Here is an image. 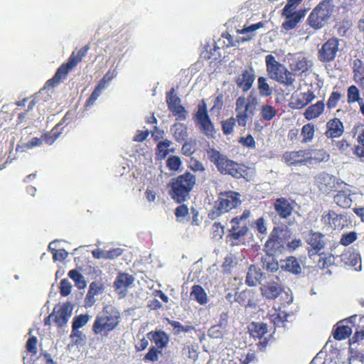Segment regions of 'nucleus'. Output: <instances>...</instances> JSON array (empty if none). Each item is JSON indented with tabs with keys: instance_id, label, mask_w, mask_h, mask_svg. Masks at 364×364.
<instances>
[{
	"instance_id": "obj_1",
	"label": "nucleus",
	"mask_w": 364,
	"mask_h": 364,
	"mask_svg": "<svg viewBox=\"0 0 364 364\" xmlns=\"http://www.w3.org/2000/svg\"><path fill=\"white\" fill-rule=\"evenodd\" d=\"M120 322V313L114 306L107 305L96 317L92 325L95 334L107 336L113 331Z\"/></svg>"
},
{
	"instance_id": "obj_2",
	"label": "nucleus",
	"mask_w": 364,
	"mask_h": 364,
	"mask_svg": "<svg viewBox=\"0 0 364 364\" xmlns=\"http://www.w3.org/2000/svg\"><path fill=\"white\" fill-rule=\"evenodd\" d=\"M208 159L215 165L218 171L222 174H229L240 178L243 176V170L238 164L228 158L214 148L206 150Z\"/></svg>"
},
{
	"instance_id": "obj_3",
	"label": "nucleus",
	"mask_w": 364,
	"mask_h": 364,
	"mask_svg": "<svg viewBox=\"0 0 364 364\" xmlns=\"http://www.w3.org/2000/svg\"><path fill=\"white\" fill-rule=\"evenodd\" d=\"M267 73L270 79L287 87H294L295 76L284 65L279 63L274 56L267 55L265 57Z\"/></svg>"
},
{
	"instance_id": "obj_4",
	"label": "nucleus",
	"mask_w": 364,
	"mask_h": 364,
	"mask_svg": "<svg viewBox=\"0 0 364 364\" xmlns=\"http://www.w3.org/2000/svg\"><path fill=\"white\" fill-rule=\"evenodd\" d=\"M196 183V176L190 172L178 176L171 183V198L178 203L184 202L189 197Z\"/></svg>"
},
{
	"instance_id": "obj_5",
	"label": "nucleus",
	"mask_w": 364,
	"mask_h": 364,
	"mask_svg": "<svg viewBox=\"0 0 364 364\" xmlns=\"http://www.w3.org/2000/svg\"><path fill=\"white\" fill-rule=\"evenodd\" d=\"M333 7L332 0H323L308 18L310 26L316 30L323 27L333 12Z\"/></svg>"
},
{
	"instance_id": "obj_6",
	"label": "nucleus",
	"mask_w": 364,
	"mask_h": 364,
	"mask_svg": "<svg viewBox=\"0 0 364 364\" xmlns=\"http://www.w3.org/2000/svg\"><path fill=\"white\" fill-rule=\"evenodd\" d=\"M241 203L240 194L235 191L221 193L216 202V208L218 215L228 212L232 208L237 207Z\"/></svg>"
},
{
	"instance_id": "obj_7",
	"label": "nucleus",
	"mask_w": 364,
	"mask_h": 364,
	"mask_svg": "<svg viewBox=\"0 0 364 364\" xmlns=\"http://www.w3.org/2000/svg\"><path fill=\"white\" fill-rule=\"evenodd\" d=\"M250 217V211L245 210L240 217H235L230 220V231L232 239L239 240L247 234Z\"/></svg>"
},
{
	"instance_id": "obj_8",
	"label": "nucleus",
	"mask_w": 364,
	"mask_h": 364,
	"mask_svg": "<svg viewBox=\"0 0 364 364\" xmlns=\"http://www.w3.org/2000/svg\"><path fill=\"white\" fill-rule=\"evenodd\" d=\"M196 118L200 130L208 136H213L215 133L213 124L208 114L206 104L203 101L198 107Z\"/></svg>"
},
{
	"instance_id": "obj_9",
	"label": "nucleus",
	"mask_w": 364,
	"mask_h": 364,
	"mask_svg": "<svg viewBox=\"0 0 364 364\" xmlns=\"http://www.w3.org/2000/svg\"><path fill=\"white\" fill-rule=\"evenodd\" d=\"M166 102L168 109L178 119L184 120L186 119L187 112L184 107L181 105V99L176 95L173 88L167 94Z\"/></svg>"
},
{
	"instance_id": "obj_10",
	"label": "nucleus",
	"mask_w": 364,
	"mask_h": 364,
	"mask_svg": "<svg viewBox=\"0 0 364 364\" xmlns=\"http://www.w3.org/2000/svg\"><path fill=\"white\" fill-rule=\"evenodd\" d=\"M305 240L309 246V254L310 256L319 254L320 251L324 248L326 245L324 235L318 232H309L306 235Z\"/></svg>"
},
{
	"instance_id": "obj_11",
	"label": "nucleus",
	"mask_w": 364,
	"mask_h": 364,
	"mask_svg": "<svg viewBox=\"0 0 364 364\" xmlns=\"http://www.w3.org/2000/svg\"><path fill=\"white\" fill-rule=\"evenodd\" d=\"M322 223L333 230H342L348 221L345 215H338L334 211L329 210L323 214L321 218Z\"/></svg>"
},
{
	"instance_id": "obj_12",
	"label": "nucleus",
	"mask_w": 364,
	"mask_h": 364,
	"mask_svg": "<svg viewBox=\"0 0 364 364\" xmlns=\"http://www.w3.org/2000/svg\"><path fill=\"white\" fill-rule=\"evenodd\" d=\"M316 181L321 190L331 191L333 188H342L346 186L343 181L326 173H321L316 177Z\"/></svg>"
},
{
	"instance_id": "obj_13",
	"label": "nucleus",
	"mask_w": 364,
	"mask_h": 364,
	"mask_svg": "<svg viewBox=\"0 0 364 364\" xmlns=\"http://www.w3.org/2000/svg\"><path fill=\"white\" fill-rule=\"evenodd\" d=\"M339 41L336 38H331L327 41L319 50V59L323 62L333 60L338 51Z\"/></svg>"
},
{
	"instance_id": "obj_14",
	"label": "nucleus",
	"mask_w": 364,
	"mask_h": 364,
	"mask_svg": "<svg viewBox=\"0 0 364 364\" xmlns=\"http://www.w3.org/2000/svg\"><path fill=\"white\" fill-rule=\"evenodd\" d=\"M264 26L263 23L259 22L255 24H252L249 26H245L242 29H237V33L238 34L244 35L250 33L248 36V38H243V37H238L236 38L235 41H233L232 37L228 34L227 38L229 40V42L232 46H236L237 43L240 44V43H245L246 41H249L252 40L255 36V32L257 30H258L260 28H262Z\"/></svg>"
},
{
	"instance_id": "obj_15",
	"label": "nucleus",
	"mask_w": 364,
	"mask_h": 364,
	"mask_svg": "<svg viewBox=\"0 0 364 364\" xmlns=\"http://www.w3.org/2000/svg\"><path fill=\"white\" fill-rule=\"evenodd\" d=\"M316 95L313 91L308 90L304 92H295L291 97V107L294 109H302L314 100Z\"/></svg>"
},
{
	"instance_id": "obj_16",
	"label": "nucleus",
	"mask_w": 364,
	"mask_h": 364,
	"mask_svg": "<svg viewBox=\"0 0 364 364\" xmlns=\"http://www.w3.org/2000/svg\"><path fill=\"white\" fill-rule=\"evenodd\" d=\"M294 208V202L285 198H277L274 203V209L281 218H289Z\"/></svg>"
},
{
	"instance_id": "obj_17",
	"label": "nucleus",
	"mask_w": 364,
	"mask_h": 364,
	"mask_svg": "<svg viewBox=\"0 0 364 364\" xmlns=\"http://www.w3.org/2000/svg\"><path fill=\"white\" fill-rule=\"evenodd\" d=\"M296 311V309H287V306L284 305L279 311L274 310L273 313L270 314L269 319L276 326H280L284 322L291 319Z\"/></svg>"
},
{
	"instance_id": "obj_18",
	"label": "nucleus",
	"mask_w": 364,
	"mask_h": 364,
	"mask_svg": "<svg viewBox=\"0 0 364 364\" xmlns=\"http://www.w3.org/2000/svg\"><path fill=\"white\" fill-rule=\"evenodd\" d=\"M73 306L70 303L63 304L60 309L53 311L54 321L59 327H63L72 316Z\"/></svg>"
},
{
	"instance_id": "obj_19",
	"label": "nucleus",
	"mask_w": 364,
	"mask_h": 364,
	"mask_svg": "<svg viewBox=\"0 0 364 364\" xmlns=\"http://www.w3.org/2000/svg\"><path fill=\"white\" fill-rule=\"evenodd\" d=\"M134 278L128 274H119L114 282V287L117 294L120 297H124L129 288L134 283Z\"/></svg>"
},
{
	"instance_id": "obj_20",
	"label": "nucleus",
	"mask_w": 364,
	"mask_h": 364,
	"mask_svg": "<svg viewBox=\"0 0 364 364\" xmlns=\"http://www.w3.org/2000/svg\"><path fill=\"white\" fill-rule=\"evenodd\" d=\"M105 291V287L100 282H93L90 284L88 291L85 298V306H92L97 301L96 296L102 294Z\"/></svg>"
},
{
	"instance_id": "obj_21",
	"label": "nucleus",
	"mask_w": 364,
	"mask_h": 364,
	"mask_svg": "<svg viewBox=\"0 0 364 364\" xmlns=\"http://www.w3.org/2000/svg\"><path fill=\"white\" fill-rule=\"evenodd\" d=\"M305 151V165L315 164L326 161L329 159V154L321 149H309Z\"/></svg>"
},
{
	"instance_id": "obj_22",
	"label": "nucleus",
	"mask_w": 364,
	"mask_h": 364,
	"mask_svg": "<svg viewBox=\"0 0 364 364\" xmlns=\"http://www.w3.org/2000/svg\"><path fill=\"white\" fill-rule=\"evenodd\" d=\"M344 132L343 122L338 118L330 119L326 124L325 135L327 138L340 137Z\"/></svg>"
},
{
	"instance_id": "obj_23",
	"label": "nucleus",
	"mask_w": 364,
	"mask_h": 364,
	"mask_svg": "<svg viewBox=\"0 0 364 364\" xmlns=\"http://www.w3.org/2000/svg\"><path fill=\"white\" fill-rule=\"evenodd\" d=\"M282 160L289 166L305 165V151L286 152Z\"/></svg>"
},
{
	"instance_id": "obj_24",
	"label": "nucleus",
	"mask_w": 364,
	"mask_h": 364,
	"mask_svg": "<svg viewBox=\"0 0 364 364\" xmlns=\"http://www.w3.org/2000/svg\"><path fill=\"white\" fill-rule=\"evenodd\" d=\"M254 80V72L252 70H245L241 75H238L236 83L238 87L247 92L251 88Z\"/></svg>"
},
{
	"instance_id": "obj_25",
	"label": "nucleus",
	"mask_w": 364,
	"mask_h": 364,
	"mask_svg": "<svg viewBox=\"0 0 364 364\" xmlns=\"http://www.w3.org/2000/svg\"><path fill=\"white\" fill-rule=\"evenodd\" d=\"M264 247L268 256L281 254L284 250L282 240L274 236L269 238Z\"/></svg>"
},
{
	"instance_id": "obj_26",
	"label": "nucleus",
	"mask_w": 364,
	"mask_h": 364,
	"mask_svg": "<svg viewBox=\"0 0 364 364\" xmlns=\"http://www.w3.org/2000/svg\"><path fill=\"white\" fill-rule=\"evenodd\" d=\"M280 269L294 274H298L301 272V267L294 257H289L285 259H281Z\"/></svg>"
},
{
	"instance_id": "obj_27",
	"label": "nucleus",
	"mask_w": 364,
	"mask_h": 364,
	"mask_svg": "<svg viewBox=\"0 0 364 364\" xmlns=\"http://www.w3.org/2000/svg\"><path fill=\"white\" fill-rule=\"evenodd\" d=\"M312 66L311 61L309 60L303 55H296L293 61L290 63V67L294 72L304 73Z\"/></svg>"
},
{
	"instance_id": "obj_28",
	"label": "nucleus",
	"mask_w": 364,
	"mask_h": 364,
	"mask_svg": "<svg viewBox=\"0 0 364 364\" xmlns=\"http://www.w3.org/2000/svg\"><path fill=\"white\" fill-rule=\"evenodd\" d=\"M148 339L152 341L158 348H165L169 341L168 335L163 331L149 332L147 334Z\"/></svg>"
},
{
	"instance_id": "obj_29",
	"label": "nucleus",
	"mask_w": 364,
	"mask_h": 364,
	"mask_svg": "<svg viewBox=\"0 0 364 364\" xmlns=\"http://www.w3.org/2000/svg\"><path fill=\"white\" fill-rule=\"evenodd\" d=\"M261 292L266 299H274L281 294L282 288L275 282L267 283L261 287Z\"/></svg>"
},
{
	"instance_id": "obj_30",
	"label": "nucleus",
	"mask_w": 364,
	"mask_h": 364,
	"mask_svg": "<svg viewBox=\"0 0 364 364\" xmlns=\"http://www.w3.org/2000/svg\"><path fill=\"white\" fill-rule=\"evenodd\" d=\"M334 202L343 208H350L353 203L352 195L350 191H339L333 198Z\"/></svg>"
},
{
	"instance_id": "obj_31",
	"label": "nucleus",
	"mask_w": 364,
	"mask_h": 364,
	"mask_svg": "<svg viewBox=\"0 0 364 364\" xmlns=\"http://www.w3.org/2000/svg\"><path fill=\"white\" fill-rule=\"evenodd\" d=\"M325 105L323 101H318L316 104L309 106L304 112V117L311 120L318 117L323 114Z\"/></svg>"
},
{
	"instance_id": "obj_32",
	"label": "nucleus",
	"mask_w": 364,
	"mask_h": 364,
	"mask_svg": "<svg viewBox=\"0 0 364 364\" xmlns=\"http://www.w3.org/2000/svg\"><path fill=\"white\" fill-rule=\"evenodd\" d=\"M70 70L63 65L57 70L54 76L47 81L46 87H54L60 84L63 80H65Z\"/></svg>"
},
{
	"instance_id": "obj_33",
	"label": "nucleus",
	"mask_w": 364,
	"mask_h": 364,
	"mask_svg": "<svg viewBox=\"0 0 364 364\" xmlns=\"http://www.w3.org/2000/svg\"><path fill=\"white\" fill-rule=\"evenodd\" d=\"M262 279V273L260 269H257L255 266L251 265L246 277V282L250 286L253 287L257 284Z\"/></svg>"
},
{
	"instance_id": "obj_34",
	"label": "nucleus",
	"mask_w": 364,
	"mask_h": 364,
	"mask_svg": "<svg viewBox=\"0 0 364 364\" xmlns=\"http://www.w3.org/2000/svg\"><path fill=\"white\" fill-rule=\"evenodd\" d=\"M249 331L252 337L262 338L267 333L266 324L259 322H252L249 325Z\"/></svg>"
},
{
	"instance_id": "obj_35",
	"label": "nucleus",
	"mask_w": 364,
	"mask_h": 364,
	"mask_svg": "<svg viewBox=\"0 0 364 364\" xmlns=\"http://www.w3.org/2000/svg\"><path fill=\"white\" fill-rule=\"evenodd\" d=\"M191 298L196 301L200 305L207 304L208 296L202 287L200 285H194L191 291Z\"/></svg>"
},
{
	"instance_id": "obj_36",
	"label": "nucleus",
	"mask_w": 364,
	"mask_h": 364,
	"mask_svg": "<svg viewBox=\"0 0 364 364\" xmlns=\"http://www.w3.org/2000/svg\"><path fill=\"white\" fill-rule=\"evenodd\" d=\"M171 132L178 141H183L188 136L187 127L182 123L174 124L171 128Z\"/></svg>"
},
{
	"instance_id": "obj_37",
	"label": "nucleus",
	"mask_w": 364,
	"mask_h": 364,
	"mask_svg": "<svg viewBox=\"0 0 364 364\" xmlns=\"http://www.w3.org/2000/svg\"><path fill=\"white\" fill-rule=\"evenodd\" d=\"M262 263L264 269L274 272L280 269L281 260L277 262L272 256L267 255L265 257L262 258Z\"/></svg>"
},
{
	"instance_id": "obj_38",
	"label": "nucleus",
	"mask_w": 364,
	"mask_h": 364,
	"mask_svg": "<svg viewBox=\"0 0 364 364\" xmlns=\"http://www.w3.org/2000/svg\"><path fill=\"white\" fill-rule=\"evenodd\" d=\"M68 276L70 279H72L75 282V286L79 289H84L86 285V281L85 277L77 270L72 269L68 272Z\"/></svg>"
},
{
	"instance_id": "obj_39",
	"label": "nucleus",
	"mask_w": 364,
	"mask_h": 364,
	"mask_svg": "<svg viewBox=\"0 0 364 364\" xmlns=\"http://www.w3.org/2000/svg\"><path fill=\"white\" fill-rule=\"evenodd\" d=\"M352 333L351 328L346 325H338L333 333L335 339L341 341L348 338Z\"/></svg>"
},
{
	"instance_id": "obj_40",
	"label": "nucleus",
	"mask_w": 364,
	"mask_h": 364,
	"mask_svg": "<svg viewBox=\"0 0 364 364\" xmlns=\"http://www.w3.org/2000/svg\"><path fill=\"white\" fill-rule=\"evenodd\" d=\"M117 74L118 73L116 70H109L100 80L97 86L102 90H105Z\"/></svg>"
},
{
	"instance_id": "obj_41",
	"label": "nucleus",
	"mask_w": 364,
	"mask_h": 364,
	"mask_svg": "<svg viewBox=\"0 0 364 364\" xmlns=\"http://www.w3.org/2000/svg\"><path fill=\"white\" fill-rule=\"evenodd\" d=\"M315 133L314 126L311 124H307L303 126L301 135L303 137L302 141L305 143L311 142Z\"/></svg>"
},
{
	"instance_id": "obj_42",
	"label": "nucleus",
	"mask_w": 364,
	"mask_h": 364,
	"mask_svg": "<svg viewBox=\"0 0 364 364\" xmlns=\"http://www.w3.org/2000/svg\"><path fill=\"white\" fill-rule=\"evenodd\" d=\"M258 90L261 96L268 97L272 95V89L267 83V80L264 77H259L258 78Z\"/></svg>"
},
{
	"instance_id": "obj_43",
	"label": "nucleus",
	"mask_w": 364,
	"mask_h": 364,
	"mask_svg": "<svg viewBox=\"0 0 364 364\" xmlns=\"http://www.w3.org/2000/svg\"><path fill=\"white\" fill-rule=\"evenodd\" d=\"M277 114L276 109L268 105H262L260 110V115L262 118L266 121H269L273 119Z\"/></svg>"
},
{
	"instance_id": "obj_44",
	"label": "nucleus",
	"mask_w": 364,
	"mask_h": 364,
	"mask_svg": "<svg viewBox=\"0 0 364 364\" xmlns=\"http://www.w3.org/2000/svg\"><path fill=\"white\" fill-rule=\"evenodd\" d=\"M291 12H284V14L287 16V19L282 23V28L286 31L291 30L297 26L299 23L292 15Z\"/></svg>"
},
{
	"instance_id": "obj_45",
	"label": "nucleus",
	"mask_w": 364,
	"mask_h": 364,
	"mask_svg": "<svg viewBox=\"0 0 364 364\" xmlns=\"http://www.w3.org/2000/svg\"><path fill=\"white\" fill-rule=\"evenodd\" d=\"M171 141L169 140H164L161 141L157 145L156 154L161 159H164L168 154V148L171 146Z\"/></svg>"
},
{
	"instance_id": "obj_46",
	"label": "nucleus",
	"mask_w": 364,
	"mask_h": 364,
	"mask_svg": "<svg viewBox=\"0 0 364 364\" xmlns=\"http://www.w3.org/2000/svg\"><path fill=\"white\" fill-rule=\"evenodd\" d=\"M183 355L191 360H196L198 357V346L196 345H188L183 348Z\"/></svg>"
},
{
	"instance_id": "obj_47",
	"label": "nucleus",
	"mask_w": 364,
	"mask_h": 364,
	"mask_svg": "<svg viewBox=\"0 0 364 364\" xmlns=\"http://www.w3.org/2000/svg\"><path fill=\"white\" fill-rule=\"evenodd\" d=\"M182 165L181 159L177 156H171L166 161V166L171 171H178Z\"/></svg>"
},
{
	"instance_id": "obj_48",
	"label": "nucleus",
	"mask_w": 364,
	"mask_h": 364,
	"mask_svg": "<svg viewBox=\"0 0 364 364\" xmlns=\"http://www.w3.org/2000/svg\"><path fill=\"white\" fill-rule=\"evenodd\" d=\"M169 324L173 327L175 334H179L182 332H188L193 329L191 326H183L176 321H168Z\"/></svg>"
},
{
	"instance_id": "obj_49",
	"label": "nucleus",
	"mask_w": 364,
	"mask_h": 364,
	"mask_svg": "<svg viewBox=\"0 0 364 364\" xmlns=\"http://www.w3.org/2000/svg\"><path fill=\"white\" fill-rule=\"evenodd\" d=\"M90 316L88 314H81L73 319V328H80L85 326L90 320Z\"/></svg>"
},
{
	"instance_id": "obj_50",
	"label": "nucleus",
	"mask_w": 364,
	"mask_h": 364,
	"mask_svg": "<svg viewBox=\"0 0 364 364\" xmlns=\"http://www.w3.org/2000/svg\"><path fill=\"white\" fill-rule=\"evenodd\" d=\"M362 100L360 97L358 89L355 85H351L348 89V102H358Z\"/></svg>"
},
{
	"instance_id": "obj_51",
	"label": "nucleus",
	"mask_w": 364,
	"mask_h": 364,
	"mask_svg": "<svg viewBox=\"0 0 364 364\" xmlns=\"http://www.w3.org/2000/svg\"><path fill=\"white\" fill-rule=\"evenodd\" d=\"M223 95H218L215 100H214V104L212 108L210 109V112L212 114L218 115L220 112V110L223 106Z\"/></svg>"
},
{
	"instance_id": "obj_52",
	"label": "nucleus",
	"mask_w": 364,
	"mask_h": 364,
	"mask_svg": "<svg viewBox=\"0 0 364 364\" xmlns=\"http://www.w3.org/2000/svg\"><path fill=\"white\" fill-rule=\"evenodd\" d=\"M41 140L37 137H34L31 139L27 143L23 144L21 146L18 145L16 147V150L18 151L20 149H22V151H24L25 149H33L36 146H40L41 144Z\"/></svg>"
},
{
	"instance_id": "obj_53",
	"label": "nucleus",
	"mask_w": 364,
	"mask_h": 364,
	"mask_svg": "<svg viewBox=\"0 0 364 364\" xmlns=\"http://www.w3.org/2000/svg\"><path fill=\"white\" fill-rule=\"evenodd\" d=\"M248 110H242V111H236V121L238 123L239 126L245 127L247 123L248 119Z\"/></svg>"
},
{
	"instance_id": "obj_54",
	"label": "nucleus",
	"mask_w": 364,
	"mask_h": 364,
	"mask_svg": "<svg viewBox=\"0 0 364 364\" xmlns=\"http://www.w3.org/2000/svg\"><path fill=\"white\" fill-rule=\"evenodd\" d=\"M235 118L231 117L223 123V130L225 134H229L233 132L234 126L235 125Z\"/></svg>"
},
{
	"instance_id": "obj_55",
	"label": "nucleus",
	"mask_w": 364,
	"mask_h": 364,
	"mask_svg": "<svg viewBox=\"0 0 364 364\" xmlns=\"http://www.w3.org/2000/svg\"><path fill=\"white\" fill-rule=\"evenodd\" d=\"M357 239V233L355 232H350L342 236L341 239V244L347 246L353 242Z\"/></svg>"
},
{
	"instance_id": "obj_56",
	"label": "nucleus",
	"mask_w": 364,
	"mask_h": 364,
	"mask_svg": "<svg viewBox=\"0 0 364 364\" xmlns=\"http://www.w3.org/2000/svg\"><path fill=\"white\" fill-rule=\"evenodd\" d=\"M60 124L61 123L58 124L48 135L45 136L44 141L46 144H52L58 138L60 133L57 129Z\"/></svg>"
},
{
	"instance_id": "obj_57",
	"label": "nucleus",
	"mask_w": 364,
	"mask_h": 364,
	"mask_svg": "<svg viewBox=\"0 0 364 364\" xmlns=\"http://www.w3.org/2000/svg\"><path fill=\"white\" fill-rule=\"evenodd\" d=\"M72 284L67 279H63L60 282V294L62 296H66L71 293Z\"/></svg>"
},
{
	"instance_id": "obj_58",
	"label": "nucleus",
	"mask_w": 364,
	"mask_h": 364,
	"mask_svg": "<svg viewBox=\"0 0 364 364\" xmlns=\"http://www.w3.org/2000/svg\"><path fill=\"white\" fill-rule=\"evenodd\" d=\"M341 95L338 92H333L327 102V107L328 109H332L336 107L338 102L340 100Z\"/></svg>"
},
{
	"instance_id": "obj_59",
	"label": "nucleus",
	"mask_w": 364,
	"mask_h": 364,
	"mask_svg": "<svg viewBox=\"0 0 364 364\" xmlns=\"http://www.w3.org/2000/svg\"><path fill=\"white\" fill-rule=\"evenodd\" d=\"M161 353V351L156 349L155 347H152L149 349V352L146 354L144 357L145 361H156L159 359V354Z\"/></svg>"
},
{
	"instance_id": "obj_60",
	"label": "nucleus",
	"mask_w": 364,
	"mask_h": 364,
	"mask_svg": "<svg viewBox=\"0 0 364 364\" xmlns=\"http://www.w3.org/2000/svg\"><path fill=\"white\" fill-rule=\"evenodd\" d=\"M102 90L100 89L99 87L96 86L95 89L94 90L93 92L92 93L90 98L86 102V107H91L92 106L96 100L98 99V97L101 95L102 92Z\"/></svg>"
},
{
	"instance_id": "obj_61",
	"label": "nucleus",
	"mask_w": 364,
	"mask_h": 364,
	"mask_svg": "<svg viewBox=\"0 0 364 364\" xmlns=\"http://www.w3.org/2000/svg\"><path fill=\"white\" fill-rule=\"evenodd\" d=\"M250 107V105L247 102L246 98L244 96H241L236 101L235 111L248 110Z\"/></svg>"
},
{
	"instance_id": "obj_62",
	"label": "nucleus",
	"mask_w": 364,
	"mask_h": 364,
	"mask_svg": "<svg viewBox=\"0 0 364 364\" xmlns=\"http://www.w3.org/2000/svg\"><path fill=\"white\" fill-rule=\"evenodd\" d=\"M354 79L359 85L364 87V68L359 67L355 70Z\"/></svg>"
},
{
	"instance_id": "obj_63",
	"label": "nucleus",
	"mask_w": 364,
	"mask_h": 364,
	"mask_svg": "<svg viewBox=\"0 0 364 364\" xmlns=\"http://www.w3.org/2000/svg\"><path fill=\"white\" fill-rule=\"evenodd\" d=\"M213 237L215 240H220L223 237V235L224 234L223 227L218 223H215L213 225Z\"/></svg>"
},
{
	"instance_id": "obj_64",
	"label": "nucleus",
	"mask_w": 364,
	"mask_h": 364,
	"mask_svg": "<svg viewBox=\"0 0 364 364\" xmlns=\"http://www.w3.org/2000/svg\"><path fill=\"white\" fill-rule=\"evenodd\" d=\"M189 168L195 172H204L205 171L204 165L200 161L193 159H191L189 162Z\"/></svg>"
}]
</instances>
